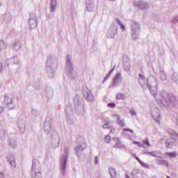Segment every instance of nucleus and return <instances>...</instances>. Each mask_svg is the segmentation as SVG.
Returning a JSON list of instances; mask_svg holds the SVG:
<instances>
[{"mask_svg": "<svg viewBox=\"0 0 178 178\" xmlns=\"http://www.w3.org/2000/svg\"><path fill=\"white\" fill-rule=\"evenodd\" d=\"M110 144L113 146V148H124V145L122 144L119 138H113Z\"/></svg>", "mask_w": 178, "mask_h": 178, "instance_id": "1", "label": "nucleus"}, {"mask_svg": "<svg viewBox=\"0 0 178 178\" xmlns=\"http://www.w3.org/2000/svg\"><path fill=\"white\" fill-rule=\"evenodd\" d=\"M147 154L148 155H152V156H155L156 158H162V153H161V152H149Z\"/></svg>", "mask_w": 178, "mask_h": 178, "instance_id": "2", "label": "nucleus"}, {"mask_svg": "<svg viewBox=\"0 0 178 178\" xmlns=\"http://www.w3.org/2000/svg\"><path fill=\"white\" fill-rule=\"evenodd\" d=\"M109 173L112 178H116L118 176V172H116V170H115V168H109Z\"/></svg>", "mask_w": 178, "mask_h": 178, "instance_id": "3", "label": "nucleus"}, {"mask_svg": "<svg viewBox=\"0 0 178 178\" xmlns=\"http://www.w3.org/2000/svg\"><path fill=\"white\" fill-rule=\"evenodd\" d=\"M122 76V74L120 73L117 74L113 79V84L115 85L118 83V81L120 80V77Z\"/></svg>", "mask_w": 178, "mask_h": 178, "instance_id": "4", "label": "nucleus"}, {"mask_svg": "<svg viewBox=\"0 0 178 178\" xmlns=\"http://www.w3.org/2000/svg\"><path fill=\"white\" fill-rule=\"evenodd\" d=\"M29 24L31 29H34L37 27V23H35V21H34L33 19H30L29 21Z\"/></svg>", "mask_w": 178, "mask_h": 178, "instance_id": "5", "label": "nucleus"}, {"mask_svg": "<svg viewBox=\"0 0 178 178\" xmlns=\"http://www.w3.org/2000/svg\"><path fill=\"white\" fill-rule=\"evenodd\" d=\"M6 134V129L3 128V126H0V137H5Z\"/></svg>", "mask_w": 178, "mask_h": 178, "instance_id": "6", "label": "nucleus"}, {"mask_svg": "<svg viewBox=\"0 0 178 178\" xmlns=\"http://www.w3.org/2000/svg\"><path fill=\"white\" fill-rule=\"evenodd\" d=\"M4 103L6 105H12L13 104V100L10 97H6L4 99Z\"/></svg>", "mask_w": 178, "mask_h": 178, "instance_id": "7", "label": "nucleus"}, {"mask_svg": "<svg viewBox=\"0 0 178 178\" xmlns=\"http://www.w3.org/2000/svg\"><path fill=\"white\" fill-rule=\"evenodd\" d=\"M165 155L167 156H169L170 158H176V156L177 154H176V152H166Z\"/></svg>", "mask_w": 178, "mask_h": 178, "instance_id": "8", "label": "nucleus"}, {"mask_svg": "<svg viewBox=\"0 0 178 178\" xmlns=\"http://www.w3.org/2000/svg\"><path fill=\"white\" fill-rule=\"evenodd\" d=\"M126 97L124 96V95L122 94V93H118L116 95V99L119 100V99H125Z\"/></svg>", "mask_w": 178, "mask_h": 178, "instance_id": "9", "label": "nucleus"}, {"mask_svg": "<svg viewBox=\"0 0 178 178\" xmlns=\"http://www.w3.org/2000/svg\"><path fill=\"white\" fill-rule=\"evenodd\" d=\"M118 124H120V126H121V127H124V122H123V120H120V118H119V115H118Z\"/></svg>", "mask_w": 178, "mask_h": 178, "instance_id": "10", "label": "nucleus"}, {"mask_svg": "<svg viewBox=\"0 0 178 178\" xmlns=\"http://www.w3.org/2000/svg\"><path fill=\"white\" fill-rule=\"evenodd\" d=\"M105 143H109L111 141H112V139L111 138V136L106 135L104 138Z\"/></svg>", "mask_w": 178, "mask_h": 178, "instance_id": "11", "label": "nucleus"}, {"mask_svg": "<svg viewBox=\"0 0 178 178\" xmlns=\"http://www.w3.org/2000/svg\"><path fill=\"white\" fill-rule=\"evenodd\" d=\"M56 9V4H54L53 1H51V12H55Z\"/></svg>", "mask_w": 178, "mask_h": 178, "instance_id": "12", "label": "nucleus"}, {"mask_svg": "<svg viewBox=\"0 0 178 178\" xmlns=\"http://www.w3.org/2000/svg\"><path fill=\"white\" fill-rule=\"evenodd\" d=\"M103 129H111V123L109 122H106L103 124Z\"/></svg>", "mask_w": 178, "mask_h": 178, "instance_id": "13", "label": "nucleus"}, {"mask_svg": "<svg viewBox=\"0 0 178 178\" xmlns=\"http://www.w3.org/2000/svg\"><path fill=\"white\" fill-rule=\"evenodd\" d=\"M161 165H163L164 166H166V168H168L169 166V162L165 160H162Z\"/></svg>", "mask_w": 178, "mask_h": 178, "instance_id": "14", "label": "nucleus"}, {"mask_svg": "<svg viewBox=\"0 0 178 178\" xmlns=\"http://www.w3.org/2000/svg\"><path fill=\"white\" fill-rule=\"evenodd\" d=\"M108 108H115L116 104L115 103H108L107 105Z\"/></svg>", "mask_w": 178, "mask_h": 178, "instance_id": "15", "label": "nucleus"}, {"mask_svg": "<svg viewBox=\"0 0 178 178\" xmlns=\"http://www.w3.org/2000/svg\"><path fill=\"white\" fill-rule=\"evenodd\" d=\"M129 113H131V115L132 116H136V115H137V113H136V111H134V109H133V108L129 110Z\"/></svg>", "mask_w": 178, "mask_h": 178, "instance_id": "16", "label": "nucleus"}, {"mask_svg": "<svg viewBox=\"0 0 178 178\" xmlns=\"http://www.w3.org/2000/svg\"><path fill=\"white\" fill-rule=\"evenodd\" d=\"M133 144H136V145H137V147H143V145H141V143L140 142L134 141Z\"/></svg>", "mask_w": 178, "mask_h": 178, "instance_id": "17", "label": "nucleus"}, {"mask_svg": "<svg viewBox=\"0 0 178 178\" xmlns=\"http://www.w3.org/2000/svg\"><path fill=\"white\" fill-rule=\"evenodd\" d=\"M135 159L138 161V162H139V163H140V165H143V161H141L138 157L136 156Z\"/></svg>", "mask_w": 178, "mask_h": 178, "instance_id": "18", "label": "nucleus"}, {"mask_svg": "<svg viewBox=\"0 0 178 178\" xmlns=\"http://www.w3.org/2000/svg\"><path fill=\"white\" fill-rule=\"evenodd\" d=\"M124 131H130V133H134V131H133V130H131V129H124Z\"/></svg>", "mask_w": 178, "mask_h": 178, "instance_id": "19", "label": "nucleus"}, {"mask_svg": "<svg viewBox=\"0 0 178 178\" xmlns=\"http://www.w3.org/2000/svg\"><path fill=\"white\" fill-rule=\"evenodd\" d=\"M120 27H121L122 30H126V28L124 27V25L121 24Z\"/></svg>", "mask_w": 178, "mask_h": 178, "instance_id": "20", "label": "nucleus"}, {"mask_svg": "<svg viewBox=\"0 0 178 178\" xmlns=\"http://www.w3.org/2000/svg\"><path fill=\"white\" fill-rule=\"evenodd\" d=\"M5 177V175H3V173L0 172V178H3Z\"/></svg>", "mask_w": 178, "mask_h": 178, "instance_id": "21", "label": "nucleus"}, {"mask_svg": "<svg viewBox=\"0 0 178 178\" xmlns=\"http://www.w3.org/2000/svg\"><path fill=\"white\" fill-rule=\"evenodd\" d=\"M139 77H140V79H144V75H143L141 74H139Z\"/></svg>", "mask_w": 178, "mask_h": 178, "instance_id": "22", "label": "nucleus"}, {"mask_svg": "<svg viewBox=\"0 0 178 178\" xmlns=\"http://www.w3.org/2000/svg\"><path fill=\"white\" fill-rule=\"evenodd\" d=\"M3 112V107L0 106V113H2Z\"/></svg>", "mask_w": 178, "mask_h": 178, "instance_id": "23", "label": "nucleus"}, {"mask_svg": "<svg viewBox=\"0 0 178 178\" xmlns=\"http://www.w3.org/2000/svg\"><path fill=\"white\" fill-rule=\"evenodd\" d=\"M2 70V64L0 63V72Z\"/></svg>", "mask_w": 178, "mask_h": 178, "instance_id": "24", "label": "nucleus"}, {"mask_svg": "<svg viewBox=\"0 0 178 178\" xmlns=\"http://www.w3.org/2000/svg\"><path fill=\"white\" fill-rule=\"evenodd\" d=\"M126 178H130V177H129V175H126Z\"/></svg>", "mask_w": 178, "mask_h": 178, "instance_id": "25", "label": "nucleus"}, {"mask_svg": "<svg viewBox=\"0 0 178 178\" xmlns=\"http://www.w3.org/2000/svg\"><path fill=\"white\" fill-rule=\"evenodd\" d=\"M35 165L34 164L32 165V168H34Z\"/></svg>", "mask_w": 178, "mask_h": 178, "instance_id": "26", "label": "nucleus"}, {"mask_svg": "<svg viewBox=\"0 0 178 178\" xmlns=\"http://www.w3.org/2000/svg\"><path fill=\"white\" fill-rule=\"evenodd\" d=\"M1 43L3 44V42H0V44H1Z\"/></svg>", "mask_w": 178, "mask_h": 178, "instance_id": "27", "label": "nucleus"}, {"mask_svg": "<svg viewBox=\"0 0 178 178\" xmlns=\"http://www.w3.org/2000/svg\"><path fill=\"white\" fill-rule=\"evenodd\" d=\"M113 131V130H111V132ZM113 131H115V130L113 129Z\"/></svg>", "mask_w": 178, "mask_h": 178, "instance_id": "28", "label": "nucleus"}, {"mask_svg": "<svg viewBox=\"0 0 178 178\" xmlns=\"http://www.w3.org/2000/svg\"><path fill=\"white\" fill-rule=\"evenodd\" d=\"M51 1H55V0H51Z\"/></svg>", "mask_w": 178, "mask_h": 178, "instance_id": "29", "label": "nucleus"}]
</instances>
